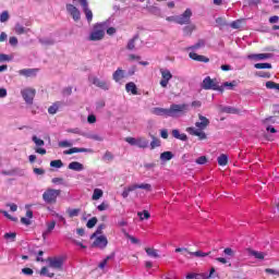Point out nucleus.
<instances>
[{
  "label": "nucleus",
  "instance_id": "1",
  "mask_svg": "<svg viewBox=\"0 0 279 279\" xmlns=\"http://www.w3.org/2000/svg\"><path fill=\"white\" fill-rule=\"evenodd\" d=\"M106 29H108V22H99L94 24L93 31L89 34L88 40L98 41L104 40L106 36Z\"/></svg>",
  "mask_w": 279,
  "mask_h": 279
},
{
  "label": "nucleus",
  "instance_id": "2",
  "mask_svg": "<svg viewBox=\"0 0 279 279\" xmlns=\"http://www.w3.org/2000/svg\"><path fill=\"white\" fill-rule=\"evenodd\" d=\"M61 193V190L47 189L43 194V199L46 204H56Z\"/></svg>",
  "mask_w": 279,
  "mask_h": 279
},
{
  "label": "nucleus",
  "instance_id": "3",
  "mask_svg": "<svg viewBox=\"0 0 279 279\" xmlns=\"http://www.w3.org/2000/svg\"><path fill=\"white\" fill-rule=\"evenodd\" d=\"M189 112V104H172L168 108V117H178V114H186Z\"/></svg>",
  "mask_w": 279,
  "mask_h": 279
},
{
  "label": "nucleus",
  "instance_id": "4",
  "mask_svg": "<svg viewBox=\"0 0 279 279\" xmlns=\"http://www.w3.org/2000/svg\"><path fill=\"white\" fill-rule=\"evenodd\" d=\"M202 88L204 90H219L220 93H223V87L219 86V83H217V78H210V76H206L203 80Z\"/></svg>",
  "mask_w": 279,
  "mask_h": 279
},
{
  "label": "nucleus",
  "instance_id": "5",
  "mask_svg": "<svg viewBox=\"0 0 279 279\" xmlns=\"http://www.w3.org/2000/svg\"><path fill=\"white\" fill-rule=\"evenodd\" d=\"M48 266L56 271H64V257L54 256L48 257Z\"/></svg>",
  "mask_w": 279,
  "mask_h": 279
},
{
  "label": "nucleus",
  "instance_id": "6",
  "mask_svg": "<svg viewBox=\"0 0 279 279\" xmlns=\"http://www.w3.org/2000/svg\"><path fill=\"white\" fill-rule=\"evenodd\" d=\"M21 95L25 101V104H28V106H32L34 104V97H36V89L34 88H24L21 90Z\"/></svg>",
  "mask_w": 279,
  "mask_h": 279
},
{
  "label": "nucleus",
  "instance_id": "7",
  "mask_svg": "<svg viewBox=\"0 0 279 279\" xmlns=\"http://www.w3.org/2000/svg\"><path fill=\"white\" fill-rule=\"evenodd\" d=\"M174 252H177V253L181 252L183 254V256H185V258H189V256H196L197 258H202V257L208 256V254H210V253H204L202 251L191 252L186 247H178V248H175Z\"/></svg>",
  "mask_w": 279,
  "mask_h": 279
},
{
  "label": "nucleus",
  "instance_id": "8",
  "mask_svg": "<svg viewBox=\"0 0 279 279\" xmlns=\"http://www.w3.org/2000/svg\"><path fill=\"white\" fill-rule=\"evenodd\" d=\"M191 16H193V11L186 9L181 15H177V24L189 25L191 23Z\"/></svg>",
  "mask_w": 279,
  "mask_h": 279
},
{
  "label": "nucleus",
  "instance_id": "9",
  "mask_svg": "<svg viewBox=\"0 0 279 279\" xmlns=\"http://www.w3.org/2000/svg\"><path fill=\"white\" fill-rule=\"evenodd\" d=\"M66 12L72 16L73 21L77 23L82 19V13L80 12V9H77L75 5L68 3L65 5Z\"/></svg>",
  "mask_w": 279,
  "mask_h": 279
},
{
  "label": "nucleus",
  "instance_id": "10",
  "mask_svg": "<svg viewBox=\"0 0 279 279\" xmlns=\"http://www.w3.org/2000/svg\"><path fill=\"white\" fill-rule=\"evenodd\" d=\"M161 74V81H160V86L162 88H167L169 86V81L173 77V74H171V71L169 70H160Z\"/></svg>",
  "mask_w": 279,
  "mask_h": 279
},
{
  "label": "nucleus",
  "instance_id": "11",
  "mask_svg": "<svg viewBox=\"0 0 279 279\" xmlns=\"http://www.w3.org/2000/svg\"><path fill=\"white\" fill-rule=\"evenodd\" d=\"M186 133L191 134V136H197L199 141H206L208 138L204 131H199L193 126L187 128Z\"/></svg>",
  "mask_w": 279,
  "mask_h": 279
},
{
  "label": "nucleus",
  "instance_id": "12",
  "mask_svg": "<svg viewBox=\"0 0 279 279\" xmlns=\"http://www.w3.org/2000/svg\"><path fill=\"white\" fill-rule=\"evenodd\" d=\"M92 247H99V250H106L108 247V238L100 235L93 242Z\"/></svg>",
  "mask_w": 279,
  "mask_h": 279
},
{
  "label": "nucleus",
  "instance_id": "13",
  "mask_svg": "<svg viewBox=\"0 0 279 279\" xmlns=\"http://www.w3.org/2000/svg\"><path fill=\"white\" fill-rule=\"evenodd\" d=\"M198 119L199 121L195 123V128H197V130H206V128L210 125V120L202 116V113L198 114Z\"/></svg>",
  "mask_w": 279,
  "mask_h": 279
},
{
  "label": "nucleus",
  "instance_id": "14",
  "mask_svg": "<svg viewBox=\"0 0 279 279\" xmlns=\"http://www.w3.org/2000/svg\"><path fill=\"white\" fill-rule=\"evenodd\" d=\"M38 71V69H22L19 71V75H23L24 77H36Z\"/></svg>",
  "mask_w": 279,
  "mask_h": 279
},
{
  "label": "nucleus",
  "instance_id": "15",
  "mask_svg": "<svg viewBox=\"0 0 279 279\" xmlns=\"http://www.w3.org/2000/svg\"><path fill=\"white\" fill-rule=\"evenodd\" d=\"M189 56L191 60H194L195 62H205V64L210 62L209 58L206 56L197 54V52H190Z\"/></svg>",
  "mask_w": 279,
  "mask_h": 279
},
{
  "label": "nucleus",
  "instance_id": "16",
  "mask_svg": "<svg viewBox=\"0 0 279 279\" xmlns=\"http://www.w3.org/2000/svg\"><path fill=\"white\" fill-rule=\"evenodd\" d=\"M46 226H47V229L41 234L44 241H47V238L49 236V234H51V232H53V230L56 229V222L54 220H52L50 222H47Z\"/></svg>",
  "mask_w": 279,
  "mask_h": 279
},
{
  "label": "nucleus",
  "instance_id": "17",
  "mask_svg": "<svg viewBox=\"0 0 279 279\" xmlns=\"http://www.w3.org/2000/svg\"><path fill=\"white\" fill-rule=\"evenodd\" d=\"M151 114H156V117H169V109L156 107L151 109Z\"/></svg>",
  "mask_w": 279,
  "mask_h": 279
},
{
  "label": "nucleus",
  "instance_id": "18",
  "mask_svg": "<svg viewBox=\"0 0 279 279\" xmlns=\"http://www.w3.org/2000/svg\"><path fill=\"white\" fill-rule=\"evenodd\" d=\"M125 77V71L123 69L118 68L117 71L113 72L112 74V80L116 82H121V80H124Z\"/></svg>",
  "mask_w": 279,
  "mask_h": 279
},
{
  "label": "nucleus",
  "instance_id": "19",
  "mask_svg": "<svg viewBox=\"0 0 279 279\" xmlns=\"http://www.w3.org/2000/svg\"><path fill=\"white\" fill-rule=\"evenodd\" d=\"M82 8H83V12L85 14L87 23H93V10H90V8H88V3Z\"/></svg>",
  "mask_w": 279,
  "mask_h": 279
},
{
  "label": "nucleus",
  "instance_id": "20",
  "mask_svg": "<svg viewBox=\"0 0 279 279\" xmlns=\"http://www.w3.org/2000/svg\"><path fill=\"white\" fill-rule=\"evenodd\" d=\"M68 169H71V171H83L84 165H82L80 161H72L69 163Z\"/></svg>",
  "mask_w": 279,
  "mask_h": 279
},
{
  "label": "nucleus",
  "instance_id": "21",
  "mask_svg": "<svg viewBox=\"0 0 279 279\" xmlns=\"http://www.w3.org/2000/svg\"><path fill=\"white\" fill-rule=\"evenodd\" d=\"M248 255L254 256L257 260H265V253L247 248Z\"/></svg>",
  "mask_w": 279,
  "mask_h": 279
},
{
  "label": "nucleus",
  "instance_id": "22",
  "mask_svg": "<svg viewBox=\"0 0 279 279\" xmlns=\"http://www.w3.org/2000/svg\"><path fill=\"white\" fill-rule=\"evenodd\" d=\"M136 147H140V149H147V147H149V141L145 137H137Z\"/></svg>",
  "mask_w": 279,
  "mask_h": 279
},
{
  "label": "nucleus",
  "instance_id": "23",
  "mask_svg": "<svg viewBox=\"0 0 279 279\" xmlns=\"http://www.w3.org/2000/svg\"><path fill=\"white\" fill-rule=\"evenodd\" d=\"M172 136L178 141H189V137L186 136V134L180 133V130L178 129L172 130Z\"/></svg>",
  "mask_w": 279,
  "mask_h": 279
},
{
  "label": "nucleus",
  "instance_id": "24",
  "mask_svg": "<svg viewBox=\"0 0 279 279\" xmlns=\"http://www.w3.org/2000/svg\"><path fill=\"white\" fill-rule=\"evenodd\" d=\"M126 93H132V95H138V88L134 82H130L125 85Z\"/></svg>",
  "mask_w": 279,
  "mask_h": 279
},
{
  "label": "nucleus",
  "instance_id": "25",
  "mask_svg": "<svg viewBox=\"0 0 279 279\" xmlns=\"http://www.w3.org/2000/svg\"><path fill=\"white\" fill-rule=\"evenodd\" d=\"M140 36L136 34L133 38H131L126 45V49L129 51H134L136 49V40H138Z\"/></svg>",
  "mask_w": 279,
  "mask_h": 279
},
{
  "label": "nucleus",
  "instance_id": "26",
  "mask_svg": "<svg viewBox=\"0 0 279 279\" xmlns=\"http://www.w3.org/2000/svg\"><path fill=\"white\" fill-rule=\"evenodd\" d=\"M84 151H86V148L72 147L68 150H64L63 154L64 156H71L72 154H84Z\"/></svg>",
  "mask_w": 279,
  "mask_h": 279
},
{
  "label": "nucleus",
  "instance_id": "27",
  "mask_svg": "<svg viewBox=\"0 0 279 279\" xmlns=\"http://www.w3.org/2000/svg\"><path fill=\"white\" fill-rule=\"evenodd\" d=\"M93 84L97 86L98 88H102V90H108V83L106 81H101L97 77L93 80Z\"/></svg>",
  "mask_w": 279,
  "mask_h": 279
},
{
  "label": "nucleus",
  "instance_id": "28",
  "mask_svg": "<svg viewBox=\"0 0 279 279\" xmlns=\"http://www.w3.org/2000/svg\"><path fill=\"white\" fill-rule=\"evenodd\" d=\"M145 252L147 256H150V258H160V254H158V250L154 247H146Z\"/></svg>",
  "mask_w": 279,
  "mask_h": 279
},
{
  "label": "nucleus",
  "instance_id": "29",
  "mask_svg": "<svg viewBox=\"0 0 279 279\" xmlns=\"http://www.w3.org/2000/svg\"><path fill=\"white\" fill-rule=\"evenodd\" d=\"M204 47H206V40H204V39H198V41H197L195 45L190 46L189 49H190L191 51H197V49H202V48H204Z\"/></svg>",
  "mask_w": 279,
  "mask_h": 279
},
{
  "label": "nucleus",
  "instance_id": "30",
  "mask_svg": "<svg viewBox=\"0 0 279 279\" xmlns=\"http://www.w3.org/2000/svg\"><path fill=\"white\" fill-rule=\"evenodd\" d=\"M122 232L125 236V239H130L131 243H133V245H138L141 244V240H138L137 238L131 235L130 233H128V231H125V229H122Z\"/></svg>",
  "mask_w": 279,
  "mask_h": 279
},
{
  "label": "nucleus",
  "instance_id": "31",
  "mask_svg": "<svg viewBox=\"0 0 279 279\" xmlns=\"http://www.w3.org/2000/svg\"><path fill=\"white\" fill-rule=\"evenodd\" d=\"M220 112H223L225 114H239V109L234 107H222Z\"/></svg>",
  "mask_w": 279,
  "mask_h": 279
},
{
  "label": "nucleus",
  "instance_id": "32",
  "mask_svg": "<svg viewBox=\"0 0 279 279\" xmlns=\"http://www.w3.org/2000/svg\"><path fill=\"white\" fill-rule=\"evenodd\" d=\"M101 197H104V190L95 189L94 193H93V196H92V199L94 202H97V199H101Z\"/></svg>",
  "mask_w": 279,
  "mask_h": 279
},
{
  "label": "nucleus",
  "instance_id": "33",
  "mask_svg": "<svg viewBox=\"0 0 279 279\" xmlns=\"http://www.w3.org/2000/svg\"><path fill=\"white\" fill-rule=\"evenodd\" d=\"M218 165H219L220 167H226V165H228V155L221 154V155L218 157Z\"/></svg>",
  "mask_w": 279,
  "mask_h": 279
},
{
  "label": "nucleus",
  "instance_id": "34",
  "mask_svg": "<svg viewBox=\"0 0 279 279\" xmlns=\"http://www.w3.org/2000/svg\"><path fill=\"white\" fill-rule=\"evenodd\" d=\"M266 88H268L269 90H279V83L268 81L266 82Z\"/></svg>",
  "mask_w": 279,
  "mask_h": 279
},
{
  "label": "nucleus",
  "instance_id": "35",
  "mask_svg": "<svg viewBox=\"0 0 279 279\" xmlns=\"http://www.w3.org/2000/svg\"><path fill=\"white\" fill-rule=\"evenodd\" d=\"M195 32V25L191 24L183 28L184 36H191Z\"/></svg>",
  "mask_w": 279,
  "mask_h": 279
},
{
  "label": "nucleus",
  "instance_id": "36",
  "mask_svg": "<svg viewBox=\"0 0 279 279\" xmlns=\"http://www.w3.org/2000/svg\"><path fill=\"white\" fill-rule=\"evenodd\" d=\"M58 110H60V102H54L53 105H51L48 108L49 114H56V112H58Z\"/></svg>",
  "mask_w": 279,
  "mask_h": 279
},
{
  "label": "nucleus",
  "instance_id": "37",
  "mask_svg": "<svg viewBox=\"0 0 279 279\" xmlns=\"http://www.w3.org/2000/svg\"><path fill=\"white\" fill-rule=\"evenodd\" d=\"M50 167H53L54 169H62V167H64V163L62 162V160L57 159L50 161Z\"/></svg>",
  "mask_w": 279,
  "mask_h": 279
},
{
  "label": "nucleus",
  "instance_id": "38",
  "mask_svg": "<svg viewBox=\"0 0 279 279\" xmlns=\"http://www.w3.org/2000/svg\"><path fill=\"white\" fill-rule=\"evenodd\" d=\"M40 276H47V278H53V276H56V274L49 272V268H47V267L44 266V267L40 269Z\"/></svg>",
  "mask_w": 279,
  "mask_h": 279
},
{
  "label": "nucleus",
  "instance_id": "39",
  "mask_svg": "<svg viewBox=\"0 0 279 279\" xmlns=\"http://www.w3.org/2000/svg\"><path fill=\"white\" fill-rule=\"evenodd\" d=\"M102 160H105L106 162H112L114 160V155H112L110 150H107L102 156Z\"/></svg>",
  "mask_w": 279,
  "mask_h": 279
},
{
  "label": "nucleus",
  "instance_id": "40",
  "mask_svg": "<svg viewBox=\"0 0 279 279\" xmlns=\"http://www.w3.org/2000/svg\"><path fill=\"white\" fill-rule=\"evenodd\" d=\"M114 258V255L107 256L100 264L98 265L99 269H106V266L108 265V262L110 259Z\"/></svg>",
  "mask_w": 279,
  "mask_h": 279
},
{
  "label": "nucleus",
  "instance_id": "41",
  "mask_svg": "<svg viewBox=\"0 0 279 279\" xmlns=\"http://www.w3.org/2000/svg\"><path fill=\"white\" fill-rule=\"evenodd\" d=\"M173 158V153L163 151L160 154V160H171Z\"/></svg>",
  "mask_w": 279,
  "mask_h": 279
},
{
  "label": "nucleus",
  "instance_id": "42",
  "mask_svg": "<svg viewBox=\"0 0 279 279\" xmlns=\"http://www.w3.org/2000/svg\"><path fill=\"white\" fill-rule=\"evenodd\" d=\"M153 141L150 142V149H156V147H160V140L156 136H151Z\"/></svg>",
  "mask_w": 279,
  "mask_h": 279
},
{
  "label": "nucleus",
  "instance_id": "43",
  "mask_svg": "<svg viewBox=\"0 0 279 279\" xmlns=\"http://www.w3.org/2000/svg\"><path fill=\"white\" fill-rule=\"evenodd\" d=\"M106 228V225H99L96 232L90 235V239H95L97 234H104V230Z\"/></svg>",
  "mask_w": 279,
  "mask_h": 279
},
{
  "label": "nucleus",
  "instance_id": "44",
  "mask_svg": "<svg viewBox=\"0 0 279 279\" xmlns=\"http://www.w3.org/2000/svg\"><path fill=\"white\" fill-rule=\"evenodd\" d=\"M80 213H82V209L80 208H75V209H68V215L69 217L73 218V217H78Z\"/></svg>",
  "mask_w": 279,
  "mask_h": 279
},
{
  "label": "nucleus",
  "instance_id": "45",
  "mask_svg": "<svg viewBox=\"0 0 279 279\" xmlns=\"http://www.w3.org/2000/svg\"><path fill=\"white\" fill-rule=\"evenodd\" d=\"M241 25H243V20H236L230 24L232 29H241Z\"/></svg>",
  "mask_w": 279,
  "mask_h": 279
},
{
  "label": "nucleus",
  "instance_id": "46",
  "mask_svg": "<svg viewBox=\"0 0 279 279\" xmlns=\"http://www.w3.org/2000/svg\"><path fill=\"white\" fill-rule=\"evenodd\" d=\"M32 141H33V143H35V145H36L37 147H43V145H45V141L38 138V136H36V135H34V136L32 137Z\"/></svg>",
  "mask_w": 279,
  "mask_h": 279
},
{
  "label": "nucleus",
  "instance_id": "47",
  "mask_svg": "<svg viewBox=\"0 0 279 279\" xmlns=\"http://www.w3.org/2000/svg\"><path fill=\"white\" fill-rule=\"evenodd\" d=\"M10 20V13H8V11H3L0 14V23H5Z\"/></svg>",
  "mask_w": 279,
  "mask_h": 279
},
{
  "label": "nucleus",
  "instance_id": "48",
  "mask_svg": "<svg viewBox=\"0 0 279 279\" xmlns=\"http://www.w3.org/2000/svg\"><path fill=\"white\" fill-rule=\"evenodd\" d=\"M137 215L141 221H143L144 219H149V217H151V215L147 210H143V213L138 211Z\"/></svg>",
  "mask_w": 279,
  "mask_h": 279
},
{
  "label": "nucleus",
  "instance_id": "49",
  "mask_svg": "<svg viewBox=\"0 0 279 279\" xmlns=\"http://www.w3.org/2000/svg\"><path fill=\"white\" fill-rule=\"evenodd\" d=\"M97 217H93V218H90L88 221H87V223H86V226H87V228H89V229H92V228H95V226H97Z\"/></svg>",
  "mask_w": 279,
  "mask_h": 279
},
{
  "label": "nucleus",
  "instance_id": "50",
  "mask_svg": "<svg viewBox=\"0 0 279 279\" xmlns=\"http://www.w3.org/2000/svg\"><path fill=\"white\" fill-rule=\"evenodd\" d=\"M137 189H142L143 191L151 192V184L141 183V184H137Z\"/></svg>",
  "mask_w": 279,
  "mask_h": 279
},
{
  "label": "nucleus",
  "instance_id": "51",
  "mask_svg": "<svg viewBox=\"0 0 279 279\" xmlns=\"http://www.w3.org/2000/svg\"><path fill=\"white\" fill-rule=\"evenodd\" d=\"M269 58H274L271 53H257V60H269Z\"/></svg>",
  "mask_w": 279,
  "mask_h": 279
},
{
  "label": "nucleus",
  "instance_id": "52",
  "mask_svg": "<svg viewBox=\"0 0 279 279\" xmlns=\"http://www.w3.org/2000/svg\"><path fill=\"white\" fill-rule=\"evenodd\" d=\"M254 66L256 69H271V63H255Z\"/></svg>",
  "mask_w": 279,
  "mask_h": 279
},
{
  "label": "nucleus",
  "instance_id": "53",
  "mask_svg": "<svg viewBox=\"0 0 279 279\" xmlns=\"http://www.w3.org/2000/svg\"><path fill=\"white\" fill-rule=\"evenodd\" d=\"M15 34H19V35L25 34V27L21 24H16L15 25Z\"/></svg>",
  "mask_w": 279,
  "mask_h": 279
},
{
  "label": "nucleus",
  "instance_id": "54",
  "mask_svg": "<svg viewBox=\"0 0 279 279\" xmlns=\"http://www.w3.org/2000/svg\"><path fill=\"white\" fill-rule=\"evenodd\" d=\"M208 162V158L206 156H201L196 159V165H206Z\"/></svg>",
  "mask_w": 279,
  "mask_h": 279
},
{
  "label": "nucleus",
  "instance_id": "55",
  "mask_svg": "<svg viewBox=\"0 0 279 279\" xmlns=\"http://www.w3.org/2000/svg\"><path fill=\"white\" fill-rule=\"evenodd\" d=\"M97 208L100 213H104V210H108V208H110V205L108 203H101Z\"/></svg>",
  "mask_w": 279,
  "mask_h": 279
},
{
  "label": "nucleus",
  "instance_id": "56",
  "mask_svg": "<svg viewBox=\"0 0 279 279\" xmlns=\"http://www.w3.org/2000/svg\"><path fill=\"white\" fill-rule=\"evenodd\" d=\"M223 254H226V256H231V258L234 257V251L231 247L225 248Z\"/></svg>",
  "mask_w": 279,
  "mask_h": 279
},
{
  "label": "nucleus",
  "instance_id": "57",
  "mask_svg": "<svg viewBox=\"0 0 279 279\" xmlns=\"http://www.w3.org/2000/svg\"><path fill=\"white\" fill-rule=\"evenodd\" d=\"M244 3L246 5H258V3H260V0H244Z\"/></svg>",
  "mask_w": 279,
  "mask_h": 279
},
{
  "label": "nucleus",
  "instance_id": "58",
  "mask_svg": "<svg viewBox=\"0 0 279 279\" xmlns=\"http://www.w3.org/2000/svg\"><path fill=\"white\" fill-rule=\"evenodd\" d=\"M265 272L270 274L272 276H279V270H276V269H272V268H266Z\"/></svg>",
  "mask_w": 279,
  "mask_h": 279
},
{
  "label": "nucleus",
  "instance_id": "59",
  "mask_svg": "<svg viewBox=\"0 0 279 279\" xmlns=\"http://www.w3.org/2000/svg\"><path fill=\"white\" fill-rule=\"evenodd\" d=\"M125 142L129 143V145H135L137 143V138L134 137H125Z\"/></svg>",
  "mask_w": 279,
  "mask_h": 279
},
{
  "label": "nucleus",
  "instance_id": "60",
  "mask_svg": "<svg viewBox=\"0 0 279 279\" xmlns=\"http://www.w3.org/2000/svg\"><path fill=\"white\" fill-rule=\"evenodd\" d=\"M22 274L25 276H32L34 274V270L32 268H23Z\"/></svg>",
  "mask_w": 279,
  "mask_h": 279
},
{
  "label": "nucleus",
  "instance_id": "61",
  "mask_svg": "<svg viewBox=\"0 0 279 279\" xmlns=\"http://www.w3.org/2000/svg\"><path fill=\"white\" fill-rule=\"evenodd\" d=\"M21 223H23V226H32V220H29V218L22 217Z\"/></svg>",
  "mask_w": 279,
  "mask_h": 279
},
{
  "label": "nucleus",
  "instance_id": "62",
  "mask_svg": "<svg viewBox=\"0 0 279 279\" xmlns=\"http://www.w3.org/2000/svg\"><path fill=\"white\" fill-rule=\"evenodd\" d=\"M256 75L258 77H267V78L271 77V74H269V72H257Z\"/></svg>",
  "mask_w": 279,
  "mask_h": 279
},
{
  "label": "nucleus",
  "instance_id": "63",
  "mask_svg": "<svg viewBox=\"0 0 279 279\" xmlns=\"http://www.w3.org/2000/svg\"><path fill=\"white\" fill-rule=\"evenodd\" d=\"M9 43L12 47H16V45H19V39L16 37H10Z\"/></svg>",
  "mask_w": 279,
  "mask_h": 279
},
{
  "label": "nucleus",
  "instance_id": "64",
  "mask_svg": "<svg viewBox=\"0 0 279 279\" xmlns=\"http://www.w3.org/2000/svg\"><path fill=\"white\" fill-rule=\"evenodd\" d=\"M71 143H69V141H62L59 142V147H71Z\"/></svg>",
  "mask_w": 279,
  "mask_h": 279
}]
</instances>
